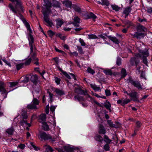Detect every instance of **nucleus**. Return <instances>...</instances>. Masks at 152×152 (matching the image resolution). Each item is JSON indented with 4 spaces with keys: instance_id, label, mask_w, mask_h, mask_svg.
<instances>
[{
    "instance_id": "10",
    "label": "nucleus",
    "mask_w": 152,
    "mask_h": 152,
    "mask_svg": "<svg viewBox=\"0 0 152 152\" xmlns=\"http://www.w3.org/2000/svg\"><path fill=\"white\" fill-rule=\"evenodd\" d=\"M63 4L67 8H71L73 4L69 0H64L62 2Z\"/></svg>"
},
{
    "instance_id": "24",
    "label": "nucleus",
    "mask_w": 152,
    "mask_h": 152,
    "mask_svg": "<svg viewBox=\"0 0 152 152\" xmlns=\"http://www.w3.org/2000/svg\"><path fill=\"white\" fill-rule=\"evenodd\" d=\"M121 77L120 78L119 80H121L122 78L125 77L127 75L126 70L124 68H123L121 69Z\"/></svg>"
},
{
    "instance_id": "13",
    "label": "nucleus",
    "mask_w": 152,
    "mask_h": 152,
    "mask_svg": "<svg viewBox=\"0 0 152 152\" xmlns=\"http://www.w3.org/2000/svg\"><path fill=\"white\" fill-rule=\"evenodd\" d=\"M31 81L34 84H38L39 80L37 76L36 75H32L30 78Z\"/></svg>"
},
{
    "instance_id": "14",
    "label": "nucleus",
    "mask_w": 152,
    "mask_h": 152,
    "mask_svg": "<svg viewBox=\"0 0 152 152\" xmlns=\"http://www.w3.org/2000/svg\"><path fill=\"white\" fill-rule=\"evenodd\" d=\"M54 92L58 96H61L65 94V92L63 89H60L58 88L54 89Z\"/></svg>"
},
{
    "instance_id": "62",
    "label": "nucleus",
    "mask_w": 152,
    "mask_h": 152,
    "mask_svg": "<svg viewBox=\"0 0 152 152\" xmlns=\"http://www.w3.org/2000/svg\"><path fill=\"white\" fill-rule=\"evenodd\" d=\"M29 80V78L27 77H24V79L22 80V81L24 83H26L28 82Z\"/></svg>"
},
{
    "instance_id": "47",
    "label": "nucleus",
    "mask_w": 152,
    "mask_h": 152,
    "mask_svg": "<svg viewBox=\"0 0 152 152\" xmlns=\"http://www.w3.org/2000/svg\"><path fill=\"white\" fill-rule=\"evenodd\" d=\"M78 51L79 53L81 54H84V52L83 51L82 47L81 46H77Z\"/></svg>"
},
{
    "instance_id": "21",
    "label": "nucleus",
    "mask_w": 152,
    "mask_h": 152,
    "mask_svg": "<svg viewBox=\"0 0 152 152\" xmlns=\"http://www.w3.org/2000/svg\"><path fill=\"white\" fill-rule=\"evenodd\" d=\"M33 88L36 93H39L40 88L39 85L38 84H34Z\"/></svg>"
},
{
    "instance_id": "12",
    "label": "nucleus",
    "mask_w": 152,
    "mask_h": 152,
    "mask_svg": "<svg viewBox=\"0 0 152 152\" xmlns=\"http://www.w3.org/2000/svg\"><path fill=\"white\" fill-rule=\"evenodd\" d=\"M104 35L105 36L107 37L113 41L115 44H118L119 43V41L118 39L116 37H113L111 36H107L106 34H104Z\"/></svg>"
},
{
    "instance_id": "49",
    "label": "nucleus",
    "mask_w": 152,
    "mask_h": 152,
    "mask_svg": "<svg viewBox=\"0 0 152 152\" xmlns=\"http://www.w3.org/2000/svg\"><path fill=\"white\" fill-rule=\"evenodd\" d=\"M30 145L35 150L38 151L39 149V148L38 147L34 145L33 142H31Z\"/></svg>"
},
{
    "instance_id": "54",
    "label": "nucleus",
    "mask_w": 152,
    "mask_h": 152,
    "mask_svg": "<svg viewBox=\"0 0 152 152\" xmlns=\"http://www.w3.org/2000/svg\"><path fill=\"white\" fill-rule=\"evenodd\" d=\"M123 23L126 25H132V22L128 20H125L123 21Z\"/></svg>"
},
{
    "instance_id": "30",
    "label": "nucleus",
    "mask_w": 152,
    "mask_h": 152,
    "mask_svg": "<svg viewBox=\"0 0 152 152\" xmlns=\"http://www.w3.org/2000/svg\"><path fill=\"white\" fill-rule=\"evenodd\" d=\"M72 8L74 9L75 11L78 12H81V10L80 8L78 6L76 5L73 4Z\"/></svg>"
},
{
    "instance_id": "18",
    "label": "nucleus",
    "mask_w": 152,
    "mask_h": 152,
    "mask_svg": "<svg viewBox=\"0 0 152 152\" xmlns=\"http://www.w3.org/2000/svg\"><path fill=\"white\" fill-rule=\"evenodd\" d=\"M40 122L42 124V126L44 130L45 131H48L50 130L48 125L46 122Z\"/></svg>"
},
{
    "instance_id": "4",
    "label": "nucleus",
    "mask_w": 152,
    "mask_h": 152,
    "mask_svg": "<svg viewBox=\"0 0 152 152\" xmlns=\"http://www.w3.org/2000/svg\"><path fill=\"white\" fill-rule=\"evenodd\" d=\"M128 83H131L134 87L137 88L138 90H141L144 89L140 82L138 80H134L131 77H130L127 79Z\"/></svg>"
},
{
    "instance_id": "11",
    "label": "nucleus",
    "mask_w": 152,
    "mask_h": 152,
    "mask_svg": "<svg viewBox=\"0 0 152 152\" xmlns=\"http://www.w3.org/2000/svg\"><path fill=\"white\" fill-rule=\"evenodd\" d=\"M6 85L4 82L0 81V91L2 94L6 93V91L5 88Z\"/></svg>"
},
{
    "instance_id": "17",
    "label": "nucleus",
    "mask_w": 152,
    "mask_h": 152,
    "mask_svg": "<svg viewBox=\"0 0 152 152\" xmlns=\"http://www.w3.org/2000/svg\"><path fill=\"white\" fill-rule=\"evenodd\" d=\"M20 118L22 119L27 120L28 118V115L26 111L23 110H22Z\"/></svg>"
},
{
    "instance_id": "51",
    "label": "nucleus",
    "mask_w": 152,
    "mask_h": 152,
    "mask_svg": "<svg viewBox=\"0 0 152 152\" xmlns=\"http://www.w3.org/2000/svg\"><path fill=\"white\" fill-rule=\"evenodd\" d=\"M135 59L136 58L135 57H132L131 58L130 60V62L132 65L133 66L134 65Z\"/></svg>"
},
{
    "instance_id": "56",
    "label": "nucleus",
    "mask_w": 152,
    "mask_h": 152,
    "mask_svg": "<svg viewBox=\"0 0 152 152\" xmlns=\"http://www.w3.org/2000/svg\"><path fill=\"white\" fill-rule=\"evenodd\" d=\"M79 41L81 44V45L83 46H85L86 45V43L84 42V40L81 38L79 39Z\"/></svg>"
},
{
    "instance_id": "26",
    "label": "nucleus",
    "mask_w": 152,
    "mask_h": 152,
    "mask_svg": "<svg viewBox=\"0 0 152 152\" xmlns=\"http://www.w3.org/2000/svg\"><path fill=\"white\" fill-rule=\"evenodd\" d=\"M14 131V129L13 127L12 126L10 128H8L6 131V132L9 134L12 135L13 134V132Z\"/></svg>"
},
{
    "instance_id": "60",
    "label": "nucleus",
    "mask_w": 152,
    "mask_h": 152,
    "mask_svg": "<svg viewBox=\"0 0 152 152\" xmlns=\"http://www.w3.org/2000/svg\"><path fill=\"white\" fill-rule=\"evenodd\" d=\"M48 34L50 37H52L55 34V33L51 30L48 31Z\"/></svg>"
},
{
    "instance_id": "27",
    "label": "nucleus",
    "mask_w": 152,
    "mask_h": 152,
    "mask_svg": "<svg viewBox=\"0 0 152 152\" xmlns=\"http://www.w3.org/2000/svg\"><path fill=\"white\" fill-rule=\"evenodd\" d=\"M58 70L60 71L66 77L69 79H71L70 76L66 72H64V71H63L62 69H61L59 67H58Z\"/></svg>"
},
{
    "instance_id": "38",
    "label": "nucleus",
    "mask_w": 152,
    "mask_h": 152,
    "mask_svg": "<svg viewBox=\"0 0 152 152\" xmlns=\"http://www.w3.org/2000/svg\"><path fill=\"white\" fill-rule=\"evenodd\" d=\"M111 7L113 10L117 11H119L120 9V8L116 5H112Z\"/></svg>"
},
{
    "instance_id": "48",
    "label": "nucleus",
    "mask_w": 152,
    "mask_h": 152,
    "mask_svg": "<svg viewBox=\"0 0 152 152\" xmlns=\"http://www.w3.org/2000/svg\"><path fill=\"white\" fill-rule=\"evenodd\" d=\"M27 122V120L22 119V120H20V124L21 126H23L24 125V124H26Z\"/></svg>"
},
{
    "instance_id": "6",
    "label": "nucleus",
    "mask_w": 152,
    "mask_h": 152,
    "mask_svg": "<svg viewBox=\"0 0 152 152\" xmlns=\"http://www.w3.org/2000/svg\"><path fill=\"white\" fill-rule=\"evenodd\" d=\"M75 85L77 86V87H75L74 89V91L75 93L84 95H85L86 94L87 92L82 90L80 86L77 84H75Z\"/></svg>"
},
{
    "instance_id": "50",
    "label": "nucleus",
    "mask_w": 152,
    "mask_h": 152,
    "mask_svg": "<svg viewBox=\"0 0 152 152\" xmlns=\"http://www.w3.org/2000/svg\"><path fill=\"white\" fill-rule=\"evenodd\" d=\"M87 71L88 72L92 75L94 74L95 73L94 70L89 67L88 68Z\"/></svg>"
},
{
    "instance_id": "33",
    "label": "nucleus",
    "mask_w": 152,
    "mask_h": 152,
    "mask_svg": "<svg viewBox=\"0 0 152 152\" xmlns=\"http://www.w3.org/2000/svg\"><path fill=\"white\" fill-rule=\"evenodd\" d=\"M32 60L33 61H34V63L36 61H33V60L32 58H30L26 60L24 63L25 65L26 66H27L29 65L30 64Z\"/></svg>"
},
{
    "instance_id": "42",
    "label": "nucleus",
    "mask_w": 152,
    "mask_h": 152,
    "mask_svg": "<svg viewBox=\"0 0 152 152\" xmlns=\"http://www.w3.org/2000/svg\"><path fill=\"white\" fill-rule=\"evenodd\" d=\"M40 119L42 120L41 122H45L46 119V115L45 114H41L40 117Z\"/></svg>"
},
{
    "instance_id": "57",
    "label": "nucleus",
    "mask_w": 152,
    "mask_h": 152,
    "mask_svg": "<svg viewBox=\"0 0 152 152\" xmlns=\"http://www.w3.org/2000/svg\"><path fill=\"white\" fill-rule=\"evenodd\" d=\"M48 93V94L49 97L50 101L52 102L53 100V94H51L50 91H48L47 92Z\"/></svg>"
},
{
    "instance_id": "29",
    "label": "nucleus",
    "mask_w": 152,
    "mask_h": 152,
    "mask_svg": "<svg viewBox=\"0 0 152 152\" xmlns=\"http://www.w3.org/2000/svg\"><path fill=\"white\" fill-rule=\"evenodd\" d=\"M87 16L88 18H92L94 20L97 18L96 16L91 12L88 14L87 15Z\"/></svg>"
},
{
    "instance_id": "2",
    "label": "nucleus",
    "mask_w": 152,
    "mask_h": 152,
    "mask_svg": "<svg viewBox=\"0 0 152 152\" xmlns=\"http://www.w3.org/2000/svg\"><path fill=\"white\" fill-rule=\"evenodd\" d=\"M23 21L29 33V45L31 50L30 56L32 58L33 61H36L34 62V64L38 65H39L38 59L36 57L37 49L34 44V38L31 34L32 33V31L31 29L29 24L27 22L26 20L25 19H23Z\"/></svg>"
},
{
    "instance_id": "58",
    "label": "nucleus",
    "mask_w": 152,
    "mask_h": 152,
    "mask_svg": "<svg viewBox=\"0 0 152 152\" xmlns=\"http://www.w3.org/2000/svg\"><path fill=\"white\" fill-rule=\"evenodd\" d=\"M55 50L56 52L61 53L63 55L65 54V53L63 51L58 49L56 47H55Z\"/></svg>"
},
{
    "instance_id": "31",
    "label": "nucleus",
    "mask_w": 152,
    "mask_h": 152,
    "mask_svg": "<svg viewBox=\"0 0 152 152\" xmlns=\"http://www.w3.org/2000/svg\"><path fill=\"white\" fill-rule=\"evenodd\" d=\"M90 86L95 91H99L101 89V88L97 86L95 84H91Z\"/></svg>"
},
{
    "instance_id": "20",
    "label": "nucleus",
    "mask_w": 152,
    "mask_h": 152,
    "mask_svg": "<svg viewBox=\"0 0 152 152\" xmlns=\"http://www.w3.org/2000/svg\"><path fill=\"white\" fill-rule=\"evenodd\" d=\"M56 27L57 28L61 27V26L64 23L63 20L60 18L56 19Z\"/></svg>"
},
{
    "instance_id": "46",
    "label": "nucleus",
    "mask_w": 152,
    "mask_h": 152,
    "mask_svg": "<svg viewBox=\"0 0 152 152\" xmlns=\"http://www.w3.org/2000/svg\"><path fill=\"white\" fill-rule=\"evenodd\" d=\"M102 4V5H105L108 6L110 4L109 2L107 0H101Z\"/></svg>"
},
{
    "instance_id": "9",
    "label": "nucleus",
    "mask_w": 152,
    "mask_h": 152,
    "mask_svg": "<svg viewBox=\"0 0 152 152\" xmlns=\"http://www.w3.org/2000/svg\"><path fill=\"white\" fill-rule=\"evenodd\" d=\"M131 34L132 36V37L134 38H136L137 39H140L143 38L145 36L144 34L142 33L136 32L134 34Z\"/></svg>"
},
{
    "instance_id": "64",
    "label": "nucleus",
    "mask_w": 152,
    "mask_h": 152,
    "mask_svg": "<svg viewBox=\"0 0 152 152\" xmlns=\"http://www.w3.org/2000/svg\"><path fill=\"white\" fill-rule=\"evenodd\" d=\"M18 147L19 148L23 149H24L25 146L24 144H21L18 145Z\"/></svg>"
},
{
    "instance_id": "39",
    "label": "nucleus",
    "mask_w": 152,
    "mask_h": 152,
    "mask_svg": "<svg viewBox=\"0 0 152 152\" xmlns=\"http://www.w3.org/2000/svg\"><path fill=\"white\" fill-rule=\"evenodd\" d=\"M24 64L21 63L16 65V69L17 70H18L22 68L23 67Z\"/></svg>"
},
{
    "instance_id": "37",
    "label": "nucleus",
    "mask_w": 152,
    "mask_h": 152,
    "mask_svg": "<svg viewBox=\"0 0 152 152\" xmlns=\"http://www.w3.org/2000/svg\"><path fill=\"white\" fill-rule=\"evenodd\" d=\"M131 9L130 7L126 8L123 12L124 14H129L131 12Z\"/></svg>"
},
{
    "instance_id": "34",
    "label": "nucleus",
    "mask_w": 152,
    "mask_h": 152,
    "mask_svg": "<svg viewBox=\"0 0 152 152\" xmlns=\"http://www.w3.org/2000/svg\"><path fill=\"white\" fill-rule=\"evenodd\" d=\"M104 106L106 108L109 110L110 112L111 111V110L110 109L111 107V105L110 102H107V104H105L104 105Z\"/></svg>"
},
{
    "instance_id": "22",
    "label": "nucleus",
    "mask_w": 152,
    "mask_h": 152,
    "mask_svg": "<svg viewBox=\"0 0 152 152\" xmlns=\"http://www.w3.org/2000/svg\"><path fill=\"white\" fill-rule=\"evenodd\" d=\"M75 99L79 101H83L85 100V99L83 96L77 95L75 96Z\"/></svg>"
},
{
    "instance_id": "61",
    "label": "nucleus",
    "mask_w": 152,
    "mask_h": 152,
    "mask_svg": "<svg viewBox=\"0 0 152 152\" xmlns=\"http://www.w3.org/2000/svg\"><path fill=\"white\" fill-rule=\"evenodd\" d=\"M105 93L106 96H109L111 95L110 91L108 89H106L105 90Z\"/></svg>"
},
{
    "instance_id": "44",
    "label": "nucleus",
    "mask_w": 152,
    "mask_h": 152,
    "mask_svg": "<svg viewBox=\"0 0 152 152\" xmlns=\"http://www.w3.org/2000/svg\"><path fill=\"white\" fill-rule=\"evenodd\" d=\"M143 63L146 66H148V63L147 58L146 56H143L142 57Z\"/></svg>"
},
{
    "instance_id": "1",
    "label": "nucleus",
    "mask_w": 152,
    "mask_h": 152,
    "mask_svg": "<svg viewBox=\"0 0 152 152\" xmlns=\"http://www.w3.org/2000/svg\"><path fill=\"white\" fill-rule=\"evenodd\" d=\"M44 4L42 7V12L44 16V20L48 24V26L51 27L53 24L49 18V15L51 12V8L52 6L54 7H60V3L55 0L52 5L51 1L49 0H44Z\"/></svg>"
},
{
    "instance_id": "52",
    "label": "nucleus",
    "mask_w": 152,
    "mask_h": 152,
    "mask_svg": "<svg viewBox=\"0 0 152 152\" xmlns=\"http://www.w3.org/2000/svg\"><path fill=\"white\" fill-rule=\"evenodd\" d=\"M55 80V82L57 83L58 85L60 84V82L61 80L60 78H58L57 77H54Z\"/></svg>"
},
{
    "instance_id": "53",
    "label": "nucleus",
    "mask_w": 152,
    "mask_h": 152,
    "mask_svg": "<svg viewBox=\"0 0 152 152\" xmlns=\"http://www.w3.org/2000/svg\"><path fill=\"white\" fill-rule=\"evenodd\" d=\"M46 150L47 151H50L52 152L53 151V150L50 146L47 145L46 148Z\"/></svg>"
},
{
    "instance_id": "41",
    "label": "nucleus",
    "mask_w": 152,
    "mask_h": 152,
    "mask_svg": "<svg viewBox=\"0 0 152 152\" xmlns=\"http://www.w3.org/2000/svg\"><path fill=\"white\" fill-rule=\"evenodd\" d=\"M9 84H10V87H13L15 86H16L18 85V82H9Z\"/></svg>"
},
{
    "instance_id": "55",
    "label": "nucleus",
    "mask_w": 152,
    "mask_h": 152,
    "mask_svg": "<svg viewBox=\"0 0 152 152\" xmlns=\"http://www.w3.org/2000/svg\"><path fill=\"white\" fill-rule=\"evenodd\" d=\"M103 148L106 151H109L110 150V146L108 144H106L104 145Z\"/></svg>"
},
{
    "instance_id": "32",
    "label": "nucleus",
    "mask_w": 152,
    "mask_h": 152,
    "mask_svg": "<svg viewBox=\"0 0 152 152\" xmlns=\"http://www.w3.org/2000/svg\"><path fill=\"white\" fill-rule=\"evenodd\" d=\"M136 127L135 128V131H137L139 130V129L140 127L142 124L141 123L138 121H137L136 122Z\"/></svg>"
},
{
    "instance_id": "25",
    "label": "nucleus",
    "mask_w": 152,
    "mask_h": 152,
    "mask_svg": "<svg viewBox=\"0 0 152 152\" xmlns=\"http://www.w3.org/2000/svg\"><path fill=\"white\" fill-rule=\"evenodd\" d=\"M63 148L67 152H73L74 149L69 146H64Z\"/></svg>"
},
{
    "instance_id": "8",
    "label": "nucleus",
    "mask_w": 152,
    "mask_h": 152,
    "mask_svg": "<svg viewBox=\"0 0 152 152\" xmlns=\"http://www.w3.org/2000/svg\"><path fill=\"white\" fill-rule=\"evenodd\" d=\"M128 95L130 96L131 100L135 102H139L138 98L137 97V92H133L130 94H128Z\"/></svg>"
},
{
    "instance_id": "16",
    "label": "nucleus",
    "mask_w": 152,
    "mask_h": 152,
    "mask_svg": "<svg viewBox=\"0 0 152 152\" xmlns=\"http://www.w3.org/2000/svg\"><path fill=\"white\" fill-rule=\"evenodd\" d=\"M98 133L100 134H105L106 130L102 124H100L99 125Z\"/></svg>"
},
{
    "instance_id": "28",
    "label": "nucleus",
    "mask_w": 152,
    "mask_h": 152,
    "mask_svg": "<svg viewBox=\"0 0 152 152\" xmlns=\"http://www.w3.org/2000/svg\"><path fill=\"white\" fill-rule=\"evenodd\" d=\"M140 52L141 53L143 56H145L147 57L149 56V54L148 53V50H140Z\"/></svg>"
},
{
    "instance_id": "63",
    "label": "nucleus",
    "mask_w": 152,
    "mask_h": 152,
    "mask_svg": "<svg viewBox=\"0 0 152 152\" xmlns=\"http://www.w3.org/2000/svg\"><path fill=\"white\" fill-rule=\"evenodd\" d=\"M56 106H51L50 107V110L52 113H53L55 110Z\"/></svg>"
},
{
    "instance_id": "23",
    "label": "nucleus",
    "mask_w": 152,
    "mask_h": 152,
    "mask_svg": "<svg viewBox=\"0 0 152 152\" xmlns=\"http://www.w3.org/2000/svg\"><path fill=\"white\" fill-rule=\"evenodd\" d=\"M94 139L97 142L102 143L103 141L102 137L99 135L96 134L94 137Z\"/></svg>"
},
{
    "instance_id": "36",
    "label": "nucleus",
    "mask_w": 152,
    "mask_h": 152,
    "mask_svg": "<svg viewBox=\"0 0 152 152\" xmlns=\"http://www.w3.org/2000/svg\"><path fill=\"white\" fill-rule=\"evenodd\" d=\"M104 73L107 75H111L112 74V71L110 69H106L104 71Z\"/></svg>"
},
{
    "instance_id": "40",
    "label": "nucleus",
    "mask_w": 152,
    "mask_h": 152,
    "mask_svg": "<svg viewBox=\"0 0 152 152\" xmlns=\"http://www.w3.org/2000/svg\"><path fill=\"white\" fill-rule=\"evenodd\" d=\"M107 122L110 127L117 128L118 126H115L114 124H113V122L111 121L108 120L107 121Z\"/></svg>"
},
{
    "instance_id": "59",
    "label": "nucleus",
    "mask_w": 152,
    "mask_h": 152,
    "mask_svg": "<svg viewBox=\"0 0 152 152\" xmlns=\"http://www.w3.org/2000/svg\"><path fill=\"white\" fill-rule=\"evenodd\" d=\"M123 103L122 104V106H124L125 104H127L129 103L131 101V100L129 99H127L123 101Z\"/></svg>"
},
{
    "instance_id": "15",
    "label": "nucleus",
    "mask_w": 152,
    "mask_h": 152,
    "mask_svg": "<svg viewBox=\"0 0 152 152\" xmlns=\"http://www.w3.org/2000/svg\"><path fill=\"white\" fill-rule=\"evenodd\" d=\"M74 22L72 24L76 27H78L79 26V24L80 23V19L77 16H75L73 19Z\"/></svg>"
},
{
    "instance_id": "43",
    "label": "nucleus",
    "mask_w": 152,
    "mask_h": 152,
    "mask_svg": "<svg viewBox=\"0 0 152 152\" xmlns=\"http://www.w3.org/2000/svg\"><path fill=\"white\" fill-rule=\"evenodd\" d=\"M88 38L89 39H96L97 38V36L94 34H89L88 35Z\"/></svg>"
},
{
    "instance_id": "3",
    "label": "nucleus",
    "mask_w": 152,
    "mask_h": 152,
    "mask_svg": "<svg viewBox=\"0 0 152 152\" xmlns=\"http://www.w3.org/2000/svg\"><path fill=\"white\" fill-rule=\"evenodd\" d=\"M10 1L14 2L15 1L16 2V4L15 6V8L13 7V5L11 4L10 3L8 5V7L14 13H16L17 11L18 12H20L22 11L23 12V8L22 4H21V1L20 0H9Z\"/></svg>"
},
{
    "instance_id": "45",
    "label": "nucleus",
    "mask_w": 152,
    "mask_h": 152,
    "mask_svg": "<svg viewBox=\"0 0 152 152\" xmlns=\"http://www.w3.org/2000/svg\"><path fill=\"white\" fill-rule=\"evenodd\" d=\"M121 58L119 57H118L117 58V61H116V63L117 65L118 66H120L121 65Z\"/></svg>"
},
{
    "instance_id": "5",
    "label": "nucleus",
    "mask_w": 152,
    "mask_h": 152,
    "mask_svg": "<svg viewBox=\"0 0 152 152\" xmlns=\"http://www.w3.org/2000/svg\"><path fill=\"white\" fill-rule=\"evenodd\" d=\"M39 101L36 98H34L31 104L27 105V107L28 109H37V105L39 104Z\"/></svg>"
},
{
    "instance_id": "7",
    "label": "nucleus",
    "mask_w": 152,
    "mask_h": 152,
    "mask_svg": "<svg viewBox=\"0 0 152 152\" xmlns=\"http://www.w3.org/2000/svg\"><path fill=\"white\" fill-rule=\"evenodd\" d=\"M39 137L42 140H47L51 139V135L48 134H46L45 132H43L39 134Z\"/></svg>"
},
{
    "instance_id": "35",
    "label": "nucleus",
    "mask_w": 152,
    "mask_h": 152,
    "mask_svg": "<svg viewBox=\"0 0 152 152\" xmlns=\"http://www.w3.org/2000/svg\"><path fill=\"white\" fill-rule=\"evenodd\" d=\"M104 141L107 143H110L111 140L109 139L107 136L106 135H104Z\"/></svg>"
},
{
    "instance_id": "19",
    "label": "nucleus",
    "mask_w": 152,
    "mask_h": 152,
    "mask_svg": "<svg viewBox=\"0 0 152 152\" xmlns=\"http://www.w3.org/2000/svg\"><path fill=\"white\" fill-rule=\"evenodd\" d=\"M137 28V30L140 31L145 32L147 30V29L145 27L140 24L138 25Z\"/></svg>"
}]
</instances>
